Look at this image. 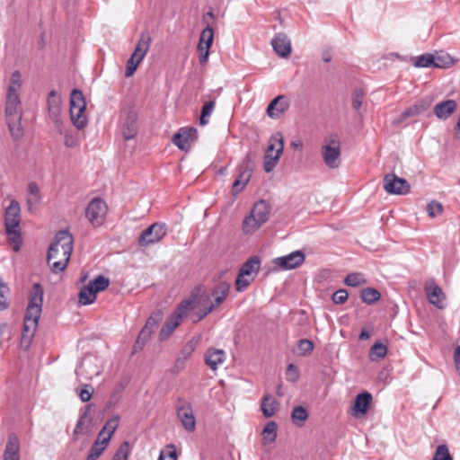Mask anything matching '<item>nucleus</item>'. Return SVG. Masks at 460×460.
Listing matches in <instances>:
<instances>
[{
  "mask_svg": "<svg viewBox=\"0 0 460 460\" xmlns=\"http://www.w3.org/2000/svg\"><path fill=\"white\" fill-rule=\"evenodd\" d=\"M22 75L19 71L12 73L7 87L4 114L12 137L18 141L23 135L21 125L22 108L20 99Z\"/></svg>",
  "mask_w": 460,
  "mask_h": 460,
  "instance_id": "nucleus-1",
  "label": "nucleus"
},
{
  "mask_svg": "<svg viewBox=\"0 0 460 460\" xmlns=\"http://www.w3.org/2000/svg\"><path fill=\"white\" fill-rule=\"evenodd\" d=\"M74 238L66 230H60L48 251V262L53 273L64 271L73 252Z\"/></svg>",
  "mask_w": 460,
  "mask_h": 460,
  "instance_id": "nucleus-2",
  "label": "nucleus"
},
{
  "mask_svg": "<svg viewBox=\"0 0 460 460\" xmlns=\"http://www.w3.org/2000/svg\"><path fill=\"white\" fill-rule=\"evenodd\" d=\"M197 302L198 296L192 294L190 297L182 300L180 303L162 327L159 333L161 341L166 340L173 332V331L180 325L183 316L187 314V312L196 307Z\"/></svg>",
  "mask_w": 460,
  "mask_h": 460,
  "instance_id": "nucleus-3",
  "label": "nucleus"
},
{
  "mask_svg": "<svg viewBox=\"0 0 460 460\" xmlns=\"http://www.w3.org/2000/svg\"><path fill=\"white\" fill-rule=\"evenodd\" d=\"M86 102L82 91L74 89L70 94V117L75 128H84L87 124L85 115Z\"/></svg>",
  "mask_w": 460,
  "mask_h": 460,
  "instance_id": "nucleus-4",
  "label": "nucleus"
},
{
  "mask_svg": "<svg viewBox=\"0 0 460 460\" xmlns=\"http://www.w3.org/2000/svg\"><path fill=\"white\" fill-rule=\"evenodd\" d=\"M323 163L331 169H336L341 164V142L337 136L325 138L321 147Z\"/></svg>",
  "mask_w": 460,
  "mask_h": 460,
  "instance_id": "nucleus-5",
  "label": "nucleus"
},
{
  "mask_svg": "<svg viewBox=\"0 0 460 460\" xmlns=\"http://www.w3.org/2000/svg\"><path fill=\"white\" fill-rule=\"evenodd\" d=\"M43 294L44 291L40 284L35 283L32 287L24 319L38 323L42 310Z\"/></svg>",
  "mask_w": 460,
  "mask_h": 460,
  "instance_id": "nucleus-6",
  "label": "nucleus"
},
{
  "mask_svg": "<svg viewBox=\"0 0 460 460\" xmlns=\"http://www.w3.org/2000/svg\"><path fill=\"white\" fill-rule=\"evenodd\" d=\"M230 285L226 282H220L217 284L211 292V296L214 297L215 302L211 303L208 306H204L196 314V319L194 322H199L210 314L217 306L221 305L228 296Z\"/></svg>",
  "mask_w": 460,
  "mask_h": 460,
  "instance_id": "nucleus-7",
  "label": "nucleus"
},
{
  "mask_svg": "<svg viewBox=\"0 0 460 460\" xmlns=\"http://www.w3.org/2000/svg\"><path fill=\"white\" fill-rule=\"evenodd\" d=\"M163 319L161 310H156L151 314L146 320L145 326L142 328L134 345V350L141 349L146 341L151 337L152 333L157 329L159 323Z\"/></svg>",
  "mask_w": 460,
  "mask_h": 460,
  "instance_id": "nucleus-8",
  "label": "nucleus"
},
{
  "mask_svg": "<svg viewBox=\"0 0 460 460\" xmlns=\"http://www.w3.org/2000/svg\"><path fill=\"white\" fill-rule=\"evenodd\" d=\"M47 102L49 118L53 122L55 129L59 134H63L64 126L61 119V98L55 90H52L49 93Z\"/></svg>",
  "mask_w": 460,
  "mask_h": 460,
  "instance_id": "nucleus-9",
  "label": "nucleus"
},
{
  "mask_svg": "<svg viewBox=\"0 0 460 460\" xmlns=\"http://www.w3.org/2000/svg\"><path fill=\"white\" fill-rule=\"evenodd\" d=\"M106 214L107 205L100 198L93 199L85 209V217L94 227L100 226L103 223Z\"/></svg>",
  "mask_w": 460,
  "mask_h": 460,
  "instance_id": "nucleus-10",
  "label": "nucleus"
},
{
  "mask_svg": "<svg viewBox=\"0 0 460 460\" xmlns=\"http://www.w3.org/2000/svg\"><path fill=\"white\" fill-rule=\"evenodd\" d=\"M166 235V227L164 224L154 223L142 231L138 237L139 246H147L158 243Z\"/></svg>",
  "mask_w": 460,
  "mask_h": 460,
  "instance_id": "nucleus-11",
  "label": "nucleus"
},
{
  "mask_svg": "<svg viewBox=\"0 0 460 460\" xmlns=\"http://www.w3.org/2000/svg\"><path fill=\"white\" fill-rule=\"evenodd\" d=\"M384 189L389 194L404 195L410 191V184L405 179L388 173L384 177Z\"/></svg>",
  "mask_w": 460,
  "mask_h": 460,
  "instance_id": "nucleus-12",
  "label": "nucleus"
},
{
  "mask_svg": "<svg viewBox=\"0 0 460 460\" xmlns=\"http://www.w3.org/2000/svg\"><path fill=\"white\" fill-rule=\"evenodd\" d=\"M198 138V130L196 128H181L172 137V143L181 151H189L190 144Z\"/></svg>",
  "mask_w": 460,
  "mask_h": 460,
  "instance_id": "nucleus-13",
  "label": "nucleus"
},
{
  "mask_svg": "<svg viewBox=\"0 0 460 460\" xmlns=\"http://www.w3.org/2000/svg\"><path fill=\"white\" fill-rule=\"evenodd\" d=\"M214 39V31L208 25L200 33L199 44L197 47L199 54V60L201 65L206 64L208 60L209 49Z\"/></svg>",
  "mask_w": 460,
  "mask_h": 460,
  "instance_id": "nucleus-14",
  "label": "nucleus"
},
{
  "mask_svg": "<svg viewBox=\"0 0 460 460\" xmlns=\"http://www.w3.org/2000/svg\"><path fill=\"white\" fill-rule=\"evenodd\" d=\"M121 132L126 140L132 139L137 134V113L130 109L121 116Z\"/></svg>",
  "mask_w": 460,
  "mask_h": 460,
  "instance_id": "nucleus-15",
  "label": "nucleus"
},
{
  "mask_svg": "<svg viewBox=\"0 0 460 460\" xmlns=\"http://www.w3.org/2000/svg\"><path fill=\"white\" fill-rule=\"evenodd\" d=\"M305 254L301 251H295L274 259L273 263L280 270H293L299 267L305 261Z\"/></svg>",
  "mask_w": 460,
  "mask_h": 460,
  "instance_id": "nucleus-16",
  "label": "nucleus"
},
{
  "mask_svg": "<svg viewBox=\"0 0 460 460\" xmlns=\"http://www.w3.org/2000/svg\"><path fill=\"white\" fill-rule=\"evenodd\" d=\"M252 172L250 155H247L243 164L240 167L238 177L234 180L232 186L233 194L240 192L249 182Z\"/></svg>",
  "mask_w": 460,
  "mask_h": 460,
  "instance_id": "nucleus-17",
  "label": "nucleus"
},
{
  "mask_svg": "<svg viewBox=\"0 0 460 460\" xmlns=\"http://www.w3.org/2000/svg\"><path fill=\"white\" fill-rule=\"evenodd\" d=\"M425 293L430 304L438 309H443L445 307L444 301L446 300V296L441 288H439L434 280L426 282Z\"/></svg>",
  "mask_w": 460,
  "mask_h": 460,
  "instance_id": "nucleus-18",
  "label": "nucleus"
},
{
  "mask_svg": "<svg viewBox=\"0 0 460 460\" xmlns=\"http://www.w3.org/2000/svg\"><path fill=\"white\" fill-rule=\"evenodd\" d=\"M177 417L187 431L192 432L195 430L196 419L190 403L186 402L177 407Z\"/></svg>",
  "mask_w": 460,
  "mask_h": 460,
  "instance_id": "nucleus-19",
  "label": "nucleus"
},
{
  "mask_svg": "<svg viewBox=\"0 0 460 460\" xmlns=\"http://www.w3.org/2000/svg\"><path fill=\"white\" fill-rule=\"evenodd\" d=\"M289 104V100L286 95H279L269 103L267 115L271 119H278L288 110Z\"/></svg>",
  "mask_w": 460,
  "mask_h": 460,
  "instance_id": "nucleus-20",
  "label": "nucleus"
},
{
  "mask_svg": "<svg viewBox=\"0 0 460 460\" xmlns=\"http://www.w3.org/2000/svg\"><path fill=\"white\" fill-rule=\"evenodd\" d=\"M21 208L18 201L15 199L11 200L9 206L5 210L4 225L5 229H12L20 227L21 222Z\"/></svg>",
  "mask_w": 460,
  "mask_h": 460,
  "instance_id": "nucleus-21",
  "label": "nucleus"
},
{
  "mask_svg": "<svg viewBox=\"0 0 460 460\" xmlns=\"http://www.w3.org/2000/svg\"><path fill=\"white\" fill-rule=\"evenodd\" d=\"M97 358L93 356H85L80 366L76 369L77 375H84L86 378H93L95 376L100 375V370L96 366Z\"/></svg>",
  "mask_w": 460,
  "mask_h": 460,
  "instance_id": "nucleus-22",
  "label": "nucleus"
},
{
  "mask_svg": "<svg viewBox=\"0 0 460 460\" xmlns=\"http://www.w3.org/2000/svg\"><path fill=\"white\" fill-rule=\"evenodd\" d=\"M372 402V395L368 392H363L358 394L352 407V415L354 417H360L365 415L369 408Z\"/></svg>",
  "mask_w": 460,
  "mask_h": 460,
  "instance_id": "nucleus-23",
  "label": "nucleus"
},
{
  "mask_svg": "<svg viewBox=\"0 0 460 460\" xmlns=\"http://www.w3.org/2000/svg\"><path fill=\"white\" fill-rule=\"evenodd\" d=\"M274 51L281 58H287L291 54V42L284 33L277 34L271 40Z\"/></svg>",
  "mask_w": 460,
  "mask_h": 460,
  "instance_id": "nucleus-24",
  "label": "nucleus"
},
{
  "mask_svg": "<svg viewBox=\"0 0 460 460\" xmlns=\"http://www.w3.org/2000/svg\"><path fill=\"white\" fill-rule=\"evenodd\" d=\"M204 360L211 370H217L218 366L225 362L226 352L223 349L209 348L205 352Z\"/></svg>",
  "mask_w": 460,
  "mask_h": 460,
  "instance_id": "nucleus-25",
  "label": "nucleus"
},
{
  "mask_svg": "<svg viewBox=\"0 0 460 460\" xmlns=\"http://www.w3.org/2000/svg\"><path fill=\"white\" fill-rule=\"evenodd\" d=\"M3 460H21L20 440L15 434H10L3 454Z\"/></svg>",
  "mask_w": 460,
  "mask_h": 460,
  "instance_id": "nucleus-26",
  "label": "nucleus"
},
{
  "mask_svg": "<svg viewBox=\"0 0 460 460\" xmlns=\"http://www.w3.org/2000/svg\"><path fill=\"white\" fill-rule=\"evenodd\" d=\"M433 99L430 96H426L421 100L415 102L413 105L405 110L402 114V119L408 117L419 115L427 111L432 104Z\"/></svg>",
  "mask_w": 460,
  "mask_h": 460,
  "instance_id": "nucleus-27",
  "label": "nucleus"
},
{
  "mask_svg": "<svg viewBox=\"0 0 460 460\" xmlns=\"http://www.w3.org/2000/svg\"><path fill=\"white\" fill-rule=\"evenodd\" d=\"M457 103L455 100H447L438 102L434 107V114L439 119H447L456 110Z\"/></svg>",
  "mask_w": 460,
  "mask_h": 460,
  "instance_id": "nucleus-28",
  "label": "nucleus"
},
{
  "mask_svg": "<svg viewBox=\"0 0 460 460\" xmlns=\"http://www.w3.org/2000/svg\"><path fill=\"white\" fill-rule=\"evenodd\" d=\"M119 422V417L114 415L107 420L102 429L98 434V439L102 440L104 444H108L113 433L117 429Z\"/></svg>",
  "mask_w": 460,
  "mask_h": 460,
  "instance_id": "nucleus-29",
  "label": "nucleus"
},
{
  "mask_svg": "<svg viewBox=\"0 0 460 460\" xmlns=\"http://www.w3.org/2000/svg\"><path fill=\"white\" fill-rule=\"evenodd\" d=\"M270 212V207L266 201L261 199L254 204L250 213L254 215V217L257 218L259 223L264 225L269 219Z\"/></svg>",
  "mask_w": 460,
  "mask_h": 460,
  "instance_id": "nucleus-30",
  "label": "nucleus"
},
{
  "mask_svg": "<svg viewBox=\"0 0 460 460\" xmlns=\"http://www.w3.org/2000/svg\"><path fill=\"white\" fill-rule=\"evenodd\" d=\"M151 44V37L148 32H142L139 40L137 41V44L136 46V49L132 54H136L137 58L140 59H144L146 53L149 50Z\"/></svg>",
  "mask_w": 460,
  "mask_h": 460,
  "instance_id": "nucleus-31",
  "label": "nucleus"
},
{
  "mask_svg": "<svg viewBox=\"0 0 460 460\" xmlns=\"http://www.w3.org/2000/svg\"><path fill=\"white\" fill-rule=\"evenodd\" d=\"M196 341L194 340L189 341L181 349L180 355L175 361L177 367L182 368L185 362L190 358L196 348Z\"/></svg>",
  "mask_w": 460,
  "mask_h": 460,
  "instance_id": "nucleus-32",
  "label": "nucleus"
},
{
  "mask_svg": "<svg viewBox=\"0 0 460 460\" xmlns=\"http://www.w3.org/2000/svg\"><path fill=\"white\" fill-rule=\"evenodd\" d=\"M261 259L259 256L254 255L248 259L239 270V272L251 277L252 273H257L260 270Z\"/></svg>",
  "mask_w": 460,
  "mask_h": 460,
  "instance_id": "nucleus-33",
  "label": "nucleus"
},
{
  "mask_svg": "<svg viewBox=\"0 0 460 460\" xmlns=\"http://www.w3.org/2000/svg\"><path fill=\"white\" fill-rule=\"evenodd\" d=\"M97 294L98 292H95L94 288L89 282L81 288L79 293V302L84 305H91L95 301Z\"/></svg>",
  "mask_w": 460,
  "mask_h": 460,
  "instance_id": "nucleus-34",
  "label": "nucleus"
},
{
  "mask_svg": "<svg viewBox=\"0 0 460 460\" xmlns=\"http://www.w3.org/2000/svg\"><path fill=\"white\" fill-rule=\"evenodd\" d=\"M284 144H279V147L277 148L276 154L273 155V154H265L264 156V171L266 172H270L275 166L277 165L280 155L283 152Z\"/></svg>",
  "mask_w": 460,
  "mask_h": 460,
  "instance_id": "nucleus-35",
  "label": "nucleus"
},
{
  "mask_svg": "<svg viewBox=\"0 0 460 460\" xmlns=\"http://www.w3.org/2000/svg\"><path fill=\"white\" fill-rule=\"evenodd\" d=\"M278 406V402L274 400L271 395L266 394L262 398L261 411L267 418L272 417L275 414Z\"/></svg>",
  "mask_w": 460,
  "mask_h": 460,
  "instance_id": "nucleus-36",
  "label": "nucleus"
},
{
  "mask_svg": "<svg viewBox=\"0 0 460 460\" xmlns=\"http://www.w3.org/2000/svg\"><path fill=\"white\" fill-rule=\"evenodd\" d=\"M261 226H263V224L259 223L257 218L254 217V215L250 213L247 217H244L243 221V231L245 234H252Z\"/></svg>",
  "mask_w": 460,
  "mask_h": 460,
  "instance_id": "nucleus-37",
  "label": "nucleus"
},
{
  "mask_svg": "<svg viewBox=\"0 0 460 460\" xmlns=\"http://www.w3.org/2000/svg\"><path fill=\"white\" fill-rule=\"evenodd\" d=\"M278 425L275 421H269L262 430V439L264 444H270L276 440Z\"/></svg>",
  "mask_w": 460,
  "mask_h": 460,
  "instance_id": "nucleus-38",
  "label": "nucleus"
},
{
  "mask_svg": "<svg viewBox=\"0 0 460 460\" xmlns=\"http://www.w3.org/2000/svg\"><path fill=\"white\" fill-rule=\"evenodd\" d=\"M308 418V412L303 406H296L291 412L293 423L297 427H302Z\"/></svg>",
  "mask_w": 460,
  "mask_h": 460,
  "instance_id": "nucleus-39",
  "label": "nucleus"
},
{
  "mask_svg": "<svg viewBox=\"0 0 460 460\" xmlns=\"http://www.w3.org/2000/svg\"><path fill=\"white\" fill-rule=\"evenodd\" d=\"M38 323L24 319L23 322V333L22 342H26L27 346L30 344L32 336L37 329Z\"/></svg>",
  "mask_w": 460,
  "mask_h": 460,
  "instance_id": "nucleus-40",
  "label": "nucleus"
},
{
  "mask_svg": "<svg viewBox=\"0 0 460 460\" xmlns=\"http://www.w3.org/2000/svg\"><path fill=\"white\" fill-rule=\"evenodd\" d=\"M6 234L8 235L9 242L13 245V249L14 252H18L21 248L22 244V236L20 227L5 229Z\"/></svg>",
  "mask_w": 460,
  "mask_h": 460,
  "instance_id": "nucleus-41",
  "label": "nucleus"
},
{
  "mask_svg": "<svg viewBox=\"0 0 460 460\" xmlns=\"http://www.w3.org/2000/svg\"><path fill=\"white\" fill-rule=\"evenodd\" d=\"M363 302L371 305L380 299V293L377 289L372 288H364L360 295Z\"/></svg>",
  "mask_w": 460,
  "mask_h": 460,
  "instance_id": "nucleus-42",
  "label": "nucleus"
},
{
  "mask_svg": "<svg viewBox=\"0 0 460 460\" xmlns=\"http://www.w3.org/2000/svg\"><path fill=\"white\" fill-rule=\"evenodd\" d=\"M108 444H104L102 440H97L92 446L86 460H97L102 454Z\"/></svg>",
  "mask_w": 460,
  "mask_h": 460,
  "instance_id": "nucleus-43",
  "label": "nucleus"
},
{
  "mask_svg": "<svg viewBox=\"0 0 460 460\" xmlns=\"http://www.w3.org/2000/svg\"><path fill=\"white\" fill-rule=\"evenodd\" d=\"M414 66L417 67H434V55L426 53L416 57Z\"/></svg>",
  "mask_w": 460,
  "mask_h": 460,
  "instance_id": "nucleus-44",
  "label": "nucleus"
},
{
  "mask_svg": "<svg viewBox=\"0 0 460 460\" xmlns=\"http://www.w3.org/2000/svg\"><path fill=\"white\" fill-rule=\"evenodd\" d=\"M215 105L216 103L214 101H209L204 103L201 109V116L199 119L200 125L205 126L208 123V119H207V117H209L211 115L215 109Z\"/></svg>",
  "mask_w": 460,
  "mask_h": 460,
  "instance_id": "nucleus-45",
  "label": "nucleus"
},
{
  "mask_svg": "<svg viewBox=\"0 0 460 460\" xmlns=\"http://www.w3.org/2000/svg\"><path fill=\"white\" fill-rule=\"evenodd\" d=\"M279 144H284L283 135L281 132H276L270 138L266 154H272L273 151L276 152L277 148L279 147Z\"/></svg>",
  "mask_w": 460,
  "mask_h": 460,
  "instance_id": "nucleus-46",
  "label": "nucleus"
},
{
  "mask_svg": "<svg viewBox=\"0 0 460 460\" xmlns=\"http://www.w3.org/2000/svg\"><path fill=\"white\" fill-rule=\"evenodd\" d=\"M90 284L93 286L95 292L99 293L109 287L110 279L102 275H99L93 280H91Z\"/></svg>",
  "mask_w": 460,
  "mask_h": 460,
  "instance_id": "nucleus-47",
  "label": "nucleus"
},
{
  "mask_svg": "<svg viewBox=\"0 0 460 460\" xmlns=\"http://www.w3.org/2000/svg\"><path fill=\"white\" fill-rule=\"evenodd\" d=\"M142 60L143 59L137 58L136 54H132L127 62L125 75L127 77L133 75L138 65L142 62Z\"/></svg>",
  "mask_w": 460,
  "mask_h": 460,
  "instance_id": "nucleus-48",
  "label": "nucleus"
},
{
  "mask_svg": "<svg viewBox=\"0 0 460 460\" xmlns=\"http://www.w3.org/2000/svg\"><path fill=\"white\" fill-rule=\"evenodd\" d=\"M453 64V59L448 54L434 56V67L446 68Z\"/></svg>",
  "mask_w": 460,
  "mask_h": 460,
  "instance_id": "nucleus-49",
  "label": "nucleus"
},
{
  "mask_svg": "<svg viewBox=\"0 0 460 460\" xmlns=\"http://www.w3.org/2000/svg\"><path fill=\"white\" fill-rule=\"evenodd\" d=\"M432 460H453L447 445L438 446Z\"/></svg>",
  "mask_w": 460,
  "mask_h": 460,
  "instance_id": "nucleus-50",
  "label": "nucleus"
},
{
  "mask_svg": "<svg viewBox=\"0 0 460 460\" xmlns=\"http://www.w3.org/2000/svg\"><path fill=\"white\" fill-rule=\"evenodd\" d=\"M129 452V443L124 441L114 454L112 460H128Z\"/></svg>",
  "mask_w": 460,
  "mask_h": 460,
  "instance_id": "nucleus-51",
  "label": "nucleus"
},
{
  "mask_svg": "<svg viewBox=\"0 0 460 460\" xmlns=\"http://www.w3.org/2000/svg\"><path fill=\"white\" fill-rule=\"evenodd\" d=\"M344 282L349 287H358L364 284L366 279L361 273H351L346 277Z\"/></svg>",
  "mask_w": 460,
  "mask_h": 460,
  "instance_id": "nucleus-52",
  "label": "nucleus"
},
{
  "mask_svg": "<svg viewBox=\"0 0 460 460\" xmlns=\"http://www.w3.org/2000/svg\"><path fill=\"white\" fill-rule=\"evenodd\" d=\"M252 280H253V278L249 279V276L243 275L239 272L235 280L236 290L238 292L244 291L249 287Z\"/></svg>",
  "mask_w": 460,
  "mask_h": 460,
  "instance_id": "nucleus-53",
  "label": "nucleus"
},
{
  "mask_svg": "<svg viewBox=\"0 0 460 460\" xmlns=\"http://www.w3.org/2000/svg\"><path fill=\"white\" fill-rule=\"evenodd\" d=\"M364 96H365V93L362 89L356 88L353 91L351 103H352V107L356 111H358L361 108V106L363 104Z\"/></svg>",
  "mask_w": 460,
  "mask_h": 460,
  "instance_id": "nucleus-54",
  "label": "nucleus"
},
{
  "mask_svg": "<svg viewBox=\"0 0 460 460\" xmlns=\"http://www.w3.org/2000/svg\"><path fill=\"white\" fill-rule=\"evenodd\" d=\"M297 348L299 355L306 356L311 354L314 349V342L307 339H302L298 341Z\"/></svg>",
  "mask_w": 460,
  "mask_h": 460,
  "instance_id": "nucleus-55",
  "label": "nucleus"
},
{
  "mask_svg": "<svg viewBox=\"0 0 460 460\" xmlns=\"http://www.w3.org/2000/svg\"><path fill=\"white\" fill-rule=\"evenodd\" d=\"M176 458L175 447L169 445L164 449L161 450L158 460H176Z\"/></svg>",
  "mask_w": 460,
  "mask_h": 460,
  "instance_id": "nucleus-56",
  "label": "nucleus"
},
{
  "mask_svg": "<svg viewBox=\"0 0 460 460\" xmlns=\"http://www.w3.org/2000/svg\"><path fill=\"white\" fill-rule=\"evenodd\" d=\"M371 355H376L377 358H383L386 356L387 348L381 342H376L370 349Z\"/></svg>",
  "mask_w": 460,
  "mask_h": 460,
  "instance_id": "nucleus-57",
  "label": "nucleus"
},
{
  "mask_svg": "<svg viewBox=\"0 0 460 460\" xmlns=\"http://www.w3.org/2000/svg\"><path fill=\"white\" fill-rule=\"evenodd\" d=\"M443 211V207L439 202L431 201L427 206V212L429 217H435L440 215Z\"/></svg>",
  "mask_w": 460,
  "mask_h": 460,
  "instance_id": "nucleus-58",
  "label": "nucleus"
},
{
  "mask_svg": "<svg viewBox=\"0 0 460 460\" xmlns=\"http://www.w3.org/2000/svg\"><path fill=\"white\" fill-rule=\"evenodd\" d=\"M93 388L91 385H84L79 392V397L82 402H89L92 398Z\"/></svg>",
  "mask_w": 460,
  "mask_h": 460,
  "instance_id": "nucleus-59",
  "label": "nucleus"
},
{
  "mask_svg": "<svg viewBox=\"0 0 460 460\" xmlns=\"http://www.w3.org/2000/svg\"><path fill=\"white\" fill-rule=\"evenodd\" d=\"M9 292V288L6 285L0 282V310H4L7 308L8 303H7V294Z\"/></svg>",
  "mask_w": 460,
  "mask_h": 460,
  "instance_id": "nucleus-60",
  "label": "nucleus"
},
{
  "mask_svg": "<svg viewBox=\"0 0 460 460\" xmlns=\"http://www.w3.org/2000/svg\"><path fill=\"white\" fill-rule=\"evenodd\" d=\"M348 292L345 289H339L332 295V300L334 304H344L348 299Z\"/></svg>",
  "mask_w": 460,
  "mask_h": 460,
  "instance_id": "nucleus-61",
  "label": "nucleus"
},
{
  "mask_svg": "<svg viewBox=\"0 0 460 460\" xmlns=\"http://www.w3.org/2000/svg\"><path fill=\"white\" fill-rule=\"evenodd\" d=\"M41 196H29L26 200L28 210L33 213L40 203Z\"/></svg>",
  "mask_w": 460,
  "mask_h": 460,
  "instance_id": "nucleus-62",
  "label": "nucleus"
},
{
  "mask_svg": "<svg viewBox=\"0 0 460 460\" xmlns=\"http://www.w3.org/2000/svg\"><path fill=\"white\" fill-rule=\"evenodd\" d=\"M287 380L295 382L298 379L299 375L296 367L294 364H289L287 368Z\"/></svg>",
  "mask_w": 460,
  "mask_h": 460,
  "instance_id": "nucleus-63",
  "label": "nucleus"
},
{
  "mask_svg": "<svg viewBox=\"0 0 460 460\" xmlns=\"http://www.w3.org/2000/svg\"><path fill=\"white\" fill-rule=\"evenodd\" d=\"M65 136V141H64V145L66 146V147H75L77 146V139L75 136H73L72 134H69L65 128H64V133L62 134Z\"/></svg>",
  "mask_w": 460,
  "mask_h": 460,
  "instance_id": "nucleus-64",
  "label": "nucleus"
}]
</instances>
